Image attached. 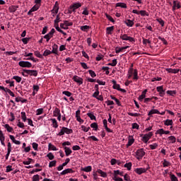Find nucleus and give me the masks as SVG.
I'll return each mask as SVG.
<instances>
[{
  "mask_svg": "<svg viewBox=\"0 0 181 181\" xmlns=\"http://www.w3.org/2000/svg\"><path fill=\"white\" fill-rule=\"evenodd\" d=\"M152 136H153V132H148V134H141V141L144 144H148V141H149V139H151Z\"/></svg>",
  "mask_w": 181,
  "mask_h": 181,
  "instance_id": "obj_1",
  "label": "nucleus"
},
{
  "mask_svg": "<svg viewBox=\"0 0 181 181\" xmlns=\"http://www.w3.org/2000/svg\"><path fill=\"white\" fill-rule=\"evenodd\" d=\"M64 134H66V135H69L70 134H73V129H69L67 127H63L60 132L58 133V135L59 136H62V135H64Z\"/></svg>",
  "mask_w": 181,
  "mask_h": 181,
  "instance_id": "obj_2",
  "label": "nucleus"
},
{
  "mask_svg": "<svg viewBox=\"0 0 181 181\" xmlns=\"http://www.w3.org/2000/svg\"><path fill=\"white\" fill-rule=\"evenodd\" d=\"M144 156H145V151L144 150V148L138 149V150L136 151L135 158H136L138 160H141V159H142V158H144Z\"/></svg>",
  "mask_w": 181,
  "mask_h": 181,
  "instance_id": "obj_3",
  "label": "nucleus"
},
{
  "mask_svg": "<svg viewBox=\"0 0 181 181\" xmlns=\"http://www.w3.org/2000/svg\"><path fill=\"white\" fill-rule=\"evenodd\" d=\"M119 39H121L122 40H127L132 43L135 42V38H134L131 36H128V35H127V34H121L119 36Z\"/></svg>",
  "mask_w": 181,
  "mask_h": 181,
  "instance_id": "obj_4",
  "label": "nucleus"
},
{
  "mask_svg": "<svg viewBox=\"0 0 181 181\" xmlns=\"http://www.w3.org/2000/svg\"><path fill=\"white\" fill-rule=\"evenodd\" d=\"M112 83L113 84L114 90H117L118 91H121V93H127V90L124 88H121L119 84L117 83V81L112 80Z\"/></svg>",
  "mask_w": 181,
  "mask_h": 181,
  "instance_id": "obj_5",
  "label": "nucleus"
},
{
  "mask_svg": "<svg viewBox=\"0 0 181 181\" xmlns=\"http://www.w3.org/2000/svg\"><path fill=\"white\" fill-rule=\"evenodd\" d=\"M18 65L20 67H26L27 69H30V67H32V63L28 61H20Z\"/></svg>",
  "mask_w": 181,
  "mask_h": 181,
  "instance_id": "obj_6",
  "label": "nucleus"
},
{
  "mask_svg": "<svg viewBox=\"0 0 181 181\" xmlns=\"http://www.w3.org/2000/svg\"><path fill=\"white\" fill-rule=\"evenodd\" d=\"M23 71L28 74L29 76H33L34 77H37V71L30 70V69H23Z\"/></svg>",
  "mask_w": 181,
  "mask_h": 181,
  "instance_id": "obj_7",
  "label": "nucleus"
},
{
  "mask_svg": "<svg viewBox=\"0 0 181 181\" xmlns=\"http://www.w3.org/2000/svg\"><path fill=\"white\" fill-rule=\"evenodd\" d=\"M148 169H149V167L147 168H136L134 169V172L137 175H142L143 173H146V172H148Z\"/></svg>",
  "mask_w": 181,
  "mask_h": 181,
  "instance_id": "obj_8",
  "label": "nucleus"
},
{
  "mask_svg": "<svg viewBox=\"0 0 181 181\" xmlns=\"http://www.w3.org/2000/svg\"><path fill=\"white\" fill-rule=\"evenodd\" d=\"M52 16H56L57 13H59V2L56 1L52 10L51 11Z\"/></svg>",
  "mask_w": 181,
  "mask_h": 181,
  "instance_id": "obj_9",
  "label": "nucleus"
},
{
  "mask_svg": "<svg viewBox=\"0 0 181 181\" xmlns=\"http://www.w3.org/2000/svg\"><path fill=\"white\" fill-rule=\"evenodd\" d=\"M156 90L159 93L160 97H165V90L163 89V86H157Z\"/></svg>",
  "mask_w": 181,
  "mask_h": 181,
  "instance_id": "obj_10",
  "label": "nucleus"
},
{
  "mask_svg": "<svg viewBox=\"0 0 181 181\" xmlns=\"http://www.w3.org/2000/svg\"><path fill=\"white\" fill-rule=\"evenodd\" d=\"M72 80H74V81H75V83H77V84H78L79 86H81V84H83V78H80L79 76H74L72 78Z\"/></svg>",
  "mask_w": 181,
  "mask_h": 181,
  "instance_id": "obj_11",
  "label": "nucleus"
},
{
  "mask_svg": "<svg viewBox=\"0 0 181 181\" xmlns=\"http://www.w3.org/2000/svg\"><path fill=\"white\" fill-rule=\"evenodd\" d=\"M78 8H81V3H74L70 6V9H72V11H76V9H78Z\"/></svg>",
  "mask_w": 181,
  "mask_h": 181,
  "instance_id": "obj_12",
  "label": "nucleus"
},
{
  "mask_svg": "<svg viewBox=\"0 0 181 181\" xmlns=\"http://www.w3.org/2000/svg\"><path fill=\"white\" fill-rule=\"evenodd\" d=\"M0 142L3 146H5V136L2 130H0Z\"/></svg>",
  "mask_w": 181,
  "mask_h": 181,
  "instance_id": "obj_13",
  "label": "nucleus"
},
{
  "mask_svg": "<svg viewBox=\"0 0 181 181\" xmlns=\"http://www.w3.org/2000/svg\"><path fill=\"white\" fill-rule=\"evenodd\" d=\"M165 70L168 71V73H172L173 74H177L178 71H180V69L171 68H167Z\"/></svg>",
  "mask_w": 181,
  "mask_h": 181,
  "instance_id": "obj_14",
  "label": "nucleus"
},
{
  "mask_svg": "<svg viewBox=\"0 0 181 181\" xmlns=\"http://www.w3.org/2000/svg\"><path fill=\"white\" fill-rule=\"evenodd\" d=\"M129 48V46H125V47H117L115 48V53H121V52H122V50H125L126 49Z\"/></svg>",
  "mask_w": 181,
  "mask_h": 181,
  "instance_id": "obj_15",
  "label": "nucleus"
},
{
  "mask_svg": "<svg viewBox=\"0 0 181 181\" xmlns=\"http://www.w3.org/2000/svg\"><path fill=\"white\" fill-rule=\"evenodd\" d=\"M176 9H180V4L177 1H174L173 11H175Z\"/></svg>",
  "mask_w": 181,
  "mask_h": 181,
  "instance_id": "obj_16",
  "label": "nucleus"
},
{
  "mask_svg": "<svg viewBox=\"0 0 181 181\" xmlns=\"http://www.w3.org/2000/svg\"><path fill=\"white\" fill-rule=\"evenodd\" d=\"M64 152H65L66 156H70V155H71L73 151H71V148L65 146L64 148Z\"/></svg>",
  "mask_w": 181,
  "mask_h": 181,
  "instance_id": "obj_17",
  "label": "nucleus"
},
{
  "mask_svg": "<svg viewBox=\"0 0 181 181\" xmlns=\"http://www.w3.org/2000/svg\"><path fill=\"white\" fill-rule=\"evenodd\" d=\"M125 25L128 26L129 28H132L134 26V21L127 19L124 21Z\"/></svg>",
  "mask_w": 181,
  "mask_h": 181,
  "instance_id": "obj_18",
  "label": "nucleus"
},
{
  "mask_svg": "<svg viewBox=\"0 0 181 181\" xmlns=\"http://www.w3.org/2000/svg\"><path fill=\"white\" fill-rule=\"evenodd\" d=\"M168 144H175L176 137L175 136H170L168 138Z\"/></svg>",
  "mask_w": 181,
  "mask_h": 181,
  "instance_id": "obj_19",
  "label": "nucleus"
},
{
  "mask_svg": "<svg viewBox=\"0 0 181 181\" xmlns=\"http://www.w3.org/2000/svg\"><path fill=\"white\" fill-rule=\"evenodd\" d=\"M133 80L134 81H137V80L139 78V76H138V69H134L133 72Z\"/></svg>",
  "mask_w": 181,
  "mask_h": 181,
  "instance_id": "obj_20",
  "label": "nucleus"
},
{
  "mask_svg": "<svg viewBox=\"0 0 181 181\" xmlns=\"http://www.w3.org/2000/svg\"><path fill=\"white\" fill-rule=\"evenodd\" d=\"M146 93H148V90L147 89L144 90L141 93V95H139V101H142V100H144V98H145V97H146Z\"/></svg>",
  "mask_w": 181,
  "mask_h": 181,
  "instance_id": "obj_21",
  "label": "nucleus"
},
{
  "mask_svg": "<svg viewBox=\"0 0 181 181\" xmlns=\"http://www.w3.org/2000/svg\"><path fill=\"white\" fill-rule=\"evenodd\" d=\"M61 115L62 113H60V109H59V107H55L53 111V117H57Z\"/></svg>",
  "mask_w": 181,
  "mask_h": 181,
  "instance_id": "obj_22",
  "label": "nucleus"
},
{
  "mask_svg": "<svg viewBox=\"0 0 181 181\" xmlns=\"http://www.w3.org/2000/svg\"><path fill=\"white\" fill-rule=\"evenodd\" d=\"M67 173H73V169L71 168H67L66 170H64L62 172L60 173V175H67Z\"/></svg>",
  "mask_w": 181,
  "mask_h": 181,
  "instance_id": "obj_23",
  "label": "nucleus"
},
{
  "mask_svg": "<svg viewBox=\"0 0 181 181\" xmlns=\"http://www.w3.org/2000/svg\"><path fill=\"white\" fill-rule=\"evenodd\" d=\"M9 138L12 141V142L16 145H21V141L15 139V136H13V135H9Z\"/></svg>",
  "mask_w": 181,
  "mask_h": 181,
  "instance_id": "obj_24",
  "label": "nucleus"
},
{
  "mask_svg": "<svg viewBox=\"0 0 181 181\" xmlns=\"http://www.w3.org/2000/svg\"><path fill=\"white\" fill-rule=\"evenodd\" d=\"M103 125H104L105 129H106L107 132H112V130H111L110 128H108L107 121L105 119H103Z\"/></svg>",
  "mask_w": 181,
  "mask_h": 181,
  "instance_id": "obj_25",
  "label": "nucleus"
},
{
  "mask_svg": "<svg viewBox=\"0 0 181 181\" xmlns=\"http://www.w3.org/2000/svg\"><path fill=\"white\" fill-rule=\"evenodd\" d=\"M50 121L52 122L53 128H59V124L57 123V120L55 118L50 119Z\"/></svg>",
  "mask_w": 181,
  "mask_h": 181,
  "instance_id": "obj_26",
  "label": "nucleus"
},
{
  "mask_svg": "<svg viewBox=\"0 0 181 181\" xmlns=\"http://www.w3.org/2000/svg\"><path fill=\"white\" fill-rule=\"evenodd\" d=\"M116 7H119V8H123L124 9H127V4L122 3V2H119L116 4Z\"/></svg>",
  "mask_w": 181,
  "mask_h": 181,
  "instance_id": "obj_27",
  "label": "nucleus"
},
{
  "mask_svg": "<svg viewBox=\"0 0 181 181\" xmlns=\"http://www.w3.org/2000/svg\"><path fill=\"white\" fill-rule=\"evenodd\" d=\"M113 31H114V26L107 27L106 28L107 35H112Z\"/></svg>",
  "mask_w": 181,
  "mask_h": 181,
  "instance_id": "obj_28",
  "label": "nucleus"
},
{
  "mask_svg": "<svg viewBox=\"0 0 181 181\" xmlns=\"http://www.w3.org/2000/svg\"><path fill=\"white\" fill-rule=\"evenodd\" d=\"M166 93L168 95H170L171 97H175V95L177 94V92L176 90H167Z\"/></svg>",
  "mask_w": 181,
  "mask_h": 181,
  "instance_id": "obj_29",
  "label": "nucleus"
},
{
  "mask_svg": "<svg viewBox=\"0 0 181 181\" xmlns=\"http://www.w3.org/2000/svg\"><path fill=\"white\" fill-rule=\"evenodd\" d=\"M97 173H100L102 177H107V173L103 171L101 169H98Z\"/></svg>",
  "mask_w": 181,
  "mask_h": 181,
  "instance_id": "obj_30",
  "label": "nucleus"
},
{
  "mask_svg": "<svg viewBox=\"0 0 181 181\" xmlns=\"http://www.w3.org/2000/svg\"><path fill=\"white\" fill-rule=\"evenodd\" d=\"M81 170H83V172H91V170H93V168L90 165L86 166L85 168H81Z\"/></svg>",
  "mask_w": 181,
  "mask_h": 181,
  "instance_id": "obj_31",
  "label": "nucleus"
},
{
  "mask_svg": "<svg viewBox=\"0 0 181 181\" xmlns=\"http://www.w3.org/2000/svg\"><path fill=\"white\" fill-rule=\"evenodd\" d=\"M124 168H127V170H131V169H132V163L129 162L125 163Z\"/></svg>",
  "mask_w": 181,
  "mask_h": 181,
  "instance_id": "obj_32",
  "label": "nucleus"
},
{
  "mask_svg": "<svg viewBox=\"0 0 181 181\" xmlns=\"http://www.w3.org/2000/svg\"><path fill=\"white\" fill-rule=\"evenodd\" d=\"M164 125H166V127H169L170 125H173V120H172V119H166L164 122Z\"/></svg>",
  "mask_w": 181,
  "mask_h": 181,
  "instance_id": "obj_33",
  "label": "nucleus"
},
{
  "mask_svg": "<svg viewBox=\"0 0 181 181\" xmlns=\"http://www.w3.org/2000/svg\"><path fill=\"white\" fill-rule=\"evenodd\" d=\"M153 114H160V112L156 109H153L149 111L148 115H152Z\"/></svg>",
  "mask_w": 181,
  "mask_h": 181,
  "instance_id": "obj_34",
  "label": "nucleus"
},
{
  "mask_svg": "<svg viewBox=\"0 0 181 181\" xmlns=\"http://www.w3.org/2000/svg\"><path fill=\"white\" fill-rule=\"evenodd\" d=\"M4 127L8 132H12V131H13V128L8 124H4Z\"/></svg>",
  "mask_w": 181,
  "mask_h": 181,
  "instance_id": "obj_35",
  "label": "nucleus"
},
{
  "mask_svg": "<svg viewBox=\"0 0 181 181\" xmlns=\"http://www.w3.org/2000/svg\"><path fill=\"white\" fill-rule=\"evenodd\" d=\"M40 8V4H35L31 8V12H36Z\"/></svg>",
  "mask_w": 181,
  "mask_h": 181,
  "instance_id": "obj_36",
  "label": "nucleus"
},
{
  "mask_svg": "<svg viewBox=\"0 0 181 181\" xmlns=\"http://www.w3.org/2000/svg\"><path fill=\"white\" fill-rule=\"evenodd\" d=\"M81 30H82V32H87V30H88V29H90V26L89 25H82L80 27Z\"/></svg>",
  "mask_w": 181,
  "mask_h": 181,
  "instance_id": "obj_37",
  "label": "nucleus"
},
{
  "mask_svg": "<svg viewBox=\"0 0 181 181\" xmlns=\"http://www.w3.org/2000/svg\"><path fill=\"white\" fill-rule=\"evenodd\" d=\"M18 10V6H11L9 7V11L11 13L16 12Z\"/></svg>",
  "mask_w": 181,
  "mask_h": 181,
  "instance_id": "obj_38",
  "label": "nucleus"
},
{
  "mask_svg": "<svg viewBox=\"0 0 181 181\" xmlns=\"http://www.w3.org/2000/svg\"><path fill=\"white\" fill-rule=\"evenodd\" d=\"M21 119L23 121V122H26L28 118L26 117V112H21Z\"/></svg>",
  "mask_w": 181,
  "mask_h": 181,
  "instance_id": "obj_39",
  "label": "nucleus"
},
{
  "mask_svg": "<svg viewBox=\"0 0 181 181\" xmlns=\"http://www.w3.org/2000/svg\"><path fill=\"white\" fill-rule=\"evenodd\" d=\"M141 16H149V13L145 10H141L139 11Z\"/></svg>",
  "mask_w": 181,
  "mask_h": 181,
  "instance_id": "obj_40",
  "label": "nucleus"
},
{
  "mask_svg": "<svg viewBox=\"0 0 181 181\" xmlns=\"http://www.w3.org/2000/svg\"><path fill=\"white\" fill-rule=\"evenodd\" d=\"M13 80H16L17 83H21V81H22V77L18 76H13Z\"/></svg>",
  "mask_w": 181,
  "mask_h": 181,
  "instance_id": "obj_41",
  "label": "nucleus"
},
{
  "mask_svg": "<svg viewBox=\"0 0 181 181\" xmlns=\"http://www.w3.org/2000/svg\"><path fill=\"white\" fill-rule=\"evenodd\" d=\"M117 63L118 62H117V59H115L112 60V63H108L107 66H112V67H115V66H117Z\"/></svg>",
  "mask_w": 181,
  "mask_h": 181,
  "instance_id": "obj_42",
  "label": "nucleus"
},
{
  "mask_svg": "<svg viewBox=\"0 0 181 181\" xmlns=\"http://www.w3.org/2000/svg\"><path fill=\"white\" fill-rule=\"evenodd\" d=\"M163 168H168V166H170V162L166 160V159L163 160Z\"/></svg>",
  "mask_w": 181,
  "mask_h": 181,
  "instance_id": "obj_43",
  "label": "nucleus"
},
{
  "mask_svg": "<svg viewBox=\"0 0 181 181\" xmlns=\"http://www.w3.org/2000/svg\"><path fill=\"white\" fill-rule=\"evenodd\" d=\"M54 54H57V45H54L52 50L51 51Z\"/></svg>",
  "mask_w": 181,
  "mask_h": 181,
  "instance_id": "obj_44",
  "label": "nucleus"
},
{
  "mask_svg": "<svg viewBox=\"0 0 181 181\" xmlns=\"http://www.w3.org/2000/svg\"><path fill=\"white\" fill-rule=\"evenodd\" d=\"M90 128H93L95 131H97V129H98V124H97L95 122H93L90 124Z\"/></svg>",
  "mask_w": 181,
  "mask_h": 181,
  "instance_id": "obj_45",
  "label": "nucleus"
},
{
  "mask_svg": "<svg viewBox=\"0 0 181 181\" xmlns=\"http://www.w3.org/2000/svg\"><path fill=\"white\" fill-rule=\"evenodd\" d=\"M52 37H53L52 35H51L50 34L47 33V35H45L44 36V39H46L47 42H49V40H50L52 39Z\"/></svg>",
  "mask_w": 181,
  "mask_h": 181,
  "instance_id": "obj_46",
  "label": "nucleus"
},
{
  "mask_svg": "<svg viewBox=\"0 0 181 181\" xmlns=\"http://www.w3.org/2000/svg\"><path fill=\"white\" fill-rule=\"evenodd\" d=\"M64 23L66 28H69V26H73V22H70L69 21H64Z\"/></svg>",
  "mask_w": 181,
  "mask_h": 181,
  "instance_id": "obj_47",
  "label": "nucleus"
},
{
  "mask_svg": "<svg viewBox=\"0 0 181 181\" xmlns=\"http://www.w3.org/2000/svg\"><path fill=\"white\" fill-rule=\"evenodd\" d=\"M39 180H40V175L37 174L33 176V181H39Z\"/></svg>",
  "mask_w": 181,
  "mask_h": 181,
  "instance_id": "obj_48",
  "label": "nucleus"
},
{
  "mask_svg": "<svg viewBox=\"0 0 181 181\" xmlns=\"http://www.w3.org/2000/svg\"><path fill=\"white\" fill-rule=\"evenodd\" d=\"M81 130L83 131V132H88L90 131V127H86L84 125L81 126Z\"/></svg>",
  "mask_w": 181,
  "mask_h": 181,
  "instance_id": "obj_49",
  "label": "nucleus"
},
{
  "mask_svg": "<svg viewBox=\"0 0 181 181\" xmlns=\"http://www.w3.org/2000/svg\"><path fill=\"white\" fill-rule=\"evenodd\" d=\"M156 21H157V22H158V23L160 24L162 28H163V26H165V21L163 20H162V18H157Z\"/></svg>",
  "mask_w": 181,
  "mask_h": 181,
  "instance_id": "obj_50",
  "label": "nucleus"
},
{
  "mask_svg": "<svg viewBox=\"0 0 181 181\" xmlns=\"http://www.w3.org/2000/svg\"><path fill=\"white\" fill-rule=\"evenodd\" d=\"M52 51H50V50H49V49H46V50L44 52L42 56H45V57H46L47 56H49V54H52Z\"/></svg>",
  "mask_w": 181,
  "mask_h": 181,
  "instance_id": "obj_51",
  "label": "nucleus"
},
{
  "mask_svg": "<svg viewBox=\"0 0 181 181\" xmlns=\"http://www.w3.org/2000/svg\"><path fill=\"white\" fill-rule=\"evenodd\" d=\"M170 180L171 181H179V180H177V177H176V175H175V174L170 175Z\"/></svg>",
  "mask_w": 181,
  "mask_h": 181,
  "instance_id": "obj_52",
  "label": "nucleus"
},
{
  "mask_svg": "<svg viewBox=\"0 0 181 181\" xmlns=\"http://www.w3.org/2000/svg\"><path fill=\"white\" fill-rule=\"evenodd\" d=\"M88 117L90 118V119H95V116L94 115V113L93 112H88L87 113Z\"/></svg>",
  "mask_w": 181,
  "mask_h": 181,
  "instance_id": "obj_53",
  "label": "nucleus"
},
{
  "mask_svg": "<svg viewBox=\"0 0 181 181\" xmlns=\"http://www.w3.org/2000/svg\"><path fill=\"white\" fill-rule=\"evenodd\" d=\"M56 163H57V161H56V160L50 161L49 164V168H53V167L56 166Z\"/></svg>",
  "mask_w": 181,
  "mask_h": 181,
  "instance_id": "obj_54",
  "label": "nucleus"
},
{
  "mask_svg": "<svg viewBox=\"0 0 181 181\" xmlns=\"http://www.w3.org/2000/svg\"><path fill=\"white\" fill-rule=\"evenodd\" d=\"M47 158H48L49 159V160H53V159H54V155H53V153H49L47 155Z\"/></svg>",
  "mask_w": 181,
  "mask_h": 181,
  "instance_id": "obj_55",
  "label": "nucleus"
},
{
  "mask_svg": "<svg viewBox=\"0 0 181 181\" xmlns=\"http://www.w3.org/2000/svg\"><path fill=\"white\" fill-rule=\"evenodd\" d=\"M158 144H156V143H154V144H153L149 145V148H150L151 149H152V150L156 149V148H158Z\"/></svg>",
  "mask_w": 181,
  "mask_h": 181,
  "instance_id": "obj_56",
  "label": "nucleus"
},
{
  "mask_svg": "<svg viewBox=\"0 0 181 181\" xmlns=\"http://www.w3.org/2000/svg\"><path fill=\"white\" fill-rule=\"evenodd\" d=\"M105 16H106L107 19H108V21H110L112 23H114V22H115V21H114V18H112L111 17V16L108 15L107 13L105 14Z\"/></svg>",
  "mask_w": 181,
  "mask_h": 181,
  "instance_id": "obj_57",
  "label": "nucleus"
},
{
  "mask_svg": "<svg viewBox=\"0 0 181 181\" xmlns=\"http://www.w3.org/2000/svg\"><path fill=\"white\" fill-rule=\"evenodd\" d=\"M43 114V108L37 109L36 111V115H42Z\"/></svg>",
  "mask_w": 181,
  "mask_h": 181,
  "instance_id": "obj_58",
  "label": "nucleus"
},
{
  "mask_svg": "<svg viewBox=\"0 0 181 181\" xmlns=\"http://www.w3.org/2000/svg\"><path fill=\"white\" fill-rule=\"evenodd\" d=\"M32 145L34 151H37V148H39V144H37V143L33 142Z\"/></svg>",
  "mask_w": 181,
  "mask_h": 181,
  "instance_id": "obj_59",
  "label": "nucleus"
},
{
  "mask_svg": "<svg viewBox=\"0 0 181 181\" xmlns=\"http://www.w3.org/2000/svg\"><path fill=\"white\" fill-rule=\"evenodd\" d=\"M132 129H139V124H138L137 123H133L132 124Z\"/></svg>",
  "mask_w": 181,
  "mask_h": 181,
  "instance_id": "obj_60",
  "label": "nucleus"
},
{
  "mask_svg": "<svg viewBox=\"0 0 181 181\" xmlns=\"http://www.w3.org/2000/svg\"><path fill=\"white\" fill-rule=\"evenodd\" d=\"M12 170H13V168H12V165H7L6 166V172L7 173H8V172H12Z\"/></svg>",
  "mask_w": 181,
  "mask_h": 181,
  "instance_id": "obj_61",
  "label": "nucleus"
},
{
  "mask_svg": "<svg viewBox=\"0 0 181 181\" xmlns=\"http://www.w3.org/2000/svg\"><path fill=\"white\" fill-rule=\"evenodd\" d=\"M165 132V130L163 129H160L156 131V134H158L159 135H163Z\"/></svg>",
  "mask_w": 181,
  "mask_h": 181,
  "instance_id": "obj_62",
  "label": "nucleus"
},
{
  "mask_svg": "<svg viewBox=\"0 0 181 181\" xmlns=\"http://www.w3.org/2000/svg\"><path fill=\"white\" fill-rule=\"evenodd\" d=\"M147 44L151 45V40L144 38L143 39V45H146Z\"/></svg>",
  "mask_w": 181,
  "mask_h": 181,
  "instance_id": "obj_63",
  "label": "nucleus"
},
{
  "mask_svg": "<svg viewBox=\"0 0 181 181\" xmlns=\"http://www.w3.org/2000/svg\"><path fill=\"white\" fill-rule=\"evenodd\" d=\"M48 146L51 148V151H57V148L55 146L52 145V144H49Z\"/></svg>",
  "mask_w": 181,
  "mask_h": 181,
  "instance_id": "obj_64",
  "label": "nucleus"
}]
</instances>
